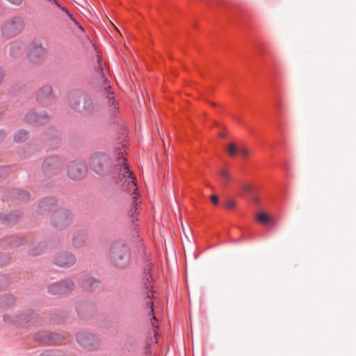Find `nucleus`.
<instances>
[{"instance_id":"1","label":"nucleus","mask_w":356,"mask_h":356,"mask_svg":"<svg viewBox=\"0 0 356 356\" xmlns=\"http://www.w3.org/2000/svg\"><path fill=\"white\" fill-rule=\"evenodd\" d=\"M124 144L120 143L118 148L119 151L115 154L116 164L113 165L111 156L102 152L93 153L90 158L89 164L91 170L100 176H106L113 172L115 175L117 182L123 181L126 189L132 192V203L127 211L131 222L134 224L138 220V209L140 207V195L138 193V186L135 174L131 170L127 158L124 156L122 149Z\"/></svg>"},{"instance_id":"2","label":"nucleus","mask_w":356,"mask_h":356,"mask_svg":"<svg viewBox=\"0 0 356 356\" xmlns=\"http://www.w3.org/2000/svg\"><path fill=\"white\" fill-rule=\"evenodd\" d=\"M109 257L113 266L118 268L127 267L131 259V250L129 245L124 241H113L109 249Z\"/></svg>"},{"instance_id":"3","label":"nucleus","mask_w":356,"mask_h":356,"mask_svg":"<svg viewBox=\"0 0 356 356\" xmlns=\"http://www.w3.org/2000/svg\"><path fill=\"white\" fill-rule=\"evenodd\" d=\"M70 107L84 115H90L95 108L92 98L81 89H73L68 96Z\"/></svg>"},{"instance_id":"4","label":"nucleus","mask_w":356,"mask_h":356,"mask_svg":"<svg viewBox=\"0 0 356 356\" xmlns=\"http://www.w3.org/2000/svg\"><path fill=\"white\" fill-rule=\"evenodd\" d=\"M39 316V313L32 309H29L15 313L12 316L5 314L3 316V319L7 324L18 328H24L34 325L38 321Z\"/></svg>"},{"instance_id":"5","label":"nucleus","mask_w":356,"mask_h":356,"mask_svg":"<svg viewBox=\"0 0 356 356\" xmlns=\"http://www.w3.org/2000/svg\"><path fill=\"white\" fill-rule=\"evenodd\" d=\"M65 337L55 332L42 330L33 334V339L42 346H56L60 344Z\"/></svg>"},{"instance_id":"6","label":"nucleus","mask_w":356,"mask_h":356,"mask_svg":"<svg viewBox=\"0 0 356 356\" xmlns=\"http://www.w3.org/2000/svg\"><path fill=\"white\" fill-rule=\"evenodd\" d=\"M72 219L71 212L68 209L60 208L53 213L51 223L55 229H63L70 223Z\"/></svg>"},{"instance_id":"7","label":"nucleus","mask_w":356,"mask_h":356,"mask_svg":"<svg viewBox=\"0 0 356 356\" xmlns=\"http://www.w3.org/2000/svg\"><path fill=\"white\" fill-rule=\"evenodd\" d=\"M77 343L83 348L94 350L97 348L101 343L99 337L89 332H79L76 334Z\"/></svg>"},{"instance_id":"8","label":"nucleus","mask_w":356,"mask_h":356,"mask_svg":"<svg viewBox=\"0 0 356 356\" xmlns=\"http://www.w3.org/2000/svg\"><path fill=\"white\" fill-rule=\"evenodd\" d=\"M24 26V22L22 17H14L3 26L1 33L4 38H11L19 34Z\"/></svg>"},{"instance_id":"9","label":"nucleus","mask_w":356,"mask_h":356,"mask_svg":"<svg viewBox=\"0 0 356 356\" xmlns=\"http://www.w3.org/2000/svg\"><path fill=\"white\" fill-rule=\"evenodd\" d=\"M63 163L57 156L47 157L42 165L44 175L47 177H51L58 175L62 169Z\"/></svg>"},{"instance_id":"10","label":"nucleus","mask_w":356,"mask_h":356,"mask_svg":"<svg viewBox=\"0 0 356 356\" xmlns=\"http://www.w3.org/2000/svg\"><path fill=\"white\" fill-rule=\"evenodd\" d=\"M87 170V165L84 161L74 160L67 165V175L72 180H80L86 176Z\"/></svg>"},{"instance_id":"11","label":"nucleus","mask_w":356,"mask_h":356,"mask_svg":"<svg viewBox=\"0 0 356 356\" xmlns=\"http://www.w3.org/2000/svg\"><path fill=\"white\" fill-rule=\"evenodd\" d=\"M74 287L75 284L72 280L65 279L50 284L47 290L52 295H65L72 291Z\"/></svg>"},{"instance_id":"12","label":"nucleus","mask_w":356,"mask_h":356,"mask_svg":"<svg viewBox=\"0 0 356 356\" xmlns=\"http://www.w3.org/2000/svg\"><path fill=\"white\" fill-rule=\"evenodd\" d=\"M76 310L79 318L88 319L95 314L97 307L92 300L83 299L77 302Z\"/></svg>"},{"instance_id":"13","label":"nucleus","mask_w":356,"mask_h":356,"mask_svg":"<svg viewBox=\"0 0 356 356\" xmlns=\"http://www.w3.org/2000/svg\"><path fill=\"white\" fill-rule=\"evenodd\" d=\"M47 51L38 40H33L29 47L27 56L30 62L36 63L39 62L46 54Z\"/></svg>"},{"instance_id":"14","label":"nucleus","mask_w":356,"mask_h":356,"mask_svg":"<svg viewBox=\"0 0 356 356\" xmlns=\"http://www.w3.org/2000/svg\"><path fill=\"white\" fill-rule=\"evenodd\" d=\"M42 140L44 142L50 149H56L58 147L61 140L60 132L57 129L51 127L42 135Z\"/></svg>"},{"instance_id":"15","label":"nucleus","mask_w":356,"mask_h":356,"mask_svg":"<svg viewBox=\"0 0 356 356\" xmlns=\"http://www.w3.org/2000/svg\"><path fill=\"white\" fill-rule=\"evenodd\" d=\"M101 58L99 56L97 57V66H95V70L97 73H98L101 79H102V88H103V92L104 95L106 96V99H108V102L111 100V97L114 96V92L112 90L111 86L110 84L109 81L108 80L107 77L106 76L105 74L103 72V66L101 63Z\"/></svg>"},{"instance_id":"16","label":"nucleus","mask_w":356,"mask_h":356,"mask_svg":"<svg viewBox=\"0 0 356 356\" xmlns=\"http://www.w3.org/2000/svg\"><path fill=\"white\" fill-rule=\"evenodd\" d=\"M76 257L70 252H60L54 258V264L62 268H70L76 262Z\"/></svg>"},{"instance_id":"17","label":"nucleus","mask_w":356,"mask_h":356,"mask_svg":"<svg viewBox=\"0 0 356 356\" xmlns=\"http://www.w3.org/2000/svg\"><path fill=\"white\" fill-rule=\"evenodd\" d=\"M28 243V240L22 236L11 235L0 239V248L11 249L22 246Z\"/></svg>"},{"instance_id":"18","label":"nucleus","mask_w":356,"mask_h":356,"mask_svg":"<svg viewBox=\"0 0 356 356\" xmlns=\"http://www.w3.org/2000/svg\"><path fill=\"white\" fill-rule=\"evenodd\" d=\"M49 120V116L46 112L36 113L34 111H29L24 116L26 122L39 126L47 123Z\"/></svg>"},{"instance_id":"19","label":"nucleus","mask_w":356,"mask_h":356,"mask_svg":"<svg viewBox=\"0 0 356 356\" xmlns=\"http://www.w3.org/2000/svg\"><path fill=\"white\" fill-rule=\"evenodd\" d=\"M58 200L54 197H47L40 201L38 206V213L40 215H47L56 211Z\"/></svg>"},{"instance_id":"20","label":"nucleus","mask_w":356,"mask_h":356,"mask_svg":"<svg viewBox=\"0 0 356 356\" xmlns=\"http://www.w3.org/2000/svg\"><path fill=\"white\" fill-rule=\"evenodd\" d=\"M24 213L21 210H15L9 213L0 212V225H15L23 217Z\"/></svg>"},{"instance_id":"21","label":"nucleus","mask_w":356,"mask_h":356,"mask_svg":"<svg viewBox=\"0 0 356 356\" xmlns=\"http://www.w3.org/2000/svg\"><path fill=\"white\" fill-rule=\"evenodd\" d=\"M55 99L54 96L52 94V88L50 86H46L42 88L37 95V101L42 106H46Z\"/></svg>"},{"instance_id":"22","label":"nucleus","mask_w":356,"mask_h":356,"mask_svg":"<svg viewBox=\"0 0 356 356\" xmlns=\"http://www.w3.org/2000/svg\"><path fill=\"white\" fill-rule=\"evenodd\" d=\"M8 197L12 200L27 202L30 199V193L27 191L19 188H12L7 191Z\"/></svg>"},{"instance_id":"23","label":"nucleus","mask_w":356,"mask_h":356,"mask_svg":"<svg viewBox=\"0 0 356 356\" xmlns=\"http://www.w3.org/2000/svg\"><path fill=\"white\" fill-rule=\"evenodd\" d=\"M226 149L227 154L231 157L238 155L242 158H246L248 155V151L245 147H238L234 143L229 144Z\"/></svg>"},{"instance_id":"24","label":"nucleus","mask_w":356,"mask_h":356,"mask_svg":"<svg viewBox=\"0 0 356 356\" xmlns=\"http://www.w3.org/2000/svg\"><path fill=\"white\" fill-rule=\"evenodd\" d=\"M99 284V280L89 276L88 275H85L81 281V287L88 291H92L95 289Z\"/></svg>"},{"instance_id":"25","label":"nucleus","mask_w":356,"mask_h":356,"mask_svg":"<svg viewBox=\"0 0 356 356\" xmlns=\"http://www.w3.org/2000/svg\"><path fill=\"white\" fill-rule=\"evenodd\" d=\"M153 286L151 284H148L147 282L144 283V290H145V296H144V304L146 308H148L149 310L154 308V302L152 298L153 296Z\"/></svg>"},{"instance_id":"26","label":"nucleus","mask_w":356,"mask_h":356,"mask_svg":"<svg viewBox=\"0 0 356 356\" xmlns=\"http://www.w3.org/2000/svg\"><path fill=\"white\" fill-rule=\"evenodd\" d=\"M25 49V45L23 42L19 40H15L10 43V55L13 58L19 57Z\"/></svg>"},{"instance_id":"27","label":"nucleus","mask_w":356,"mask_h":356,"mask_svg":"<svg viewBox=\"0 0 356 356\" xmlns=\"http://www.w3.org/2000/svg\"><path fill=\"white\" fill-rule=\"evenodd\" d=\"M17 298L13 293L0 295V309H6L13 306Z\"/></svg>"},{"instance_id":"28","label":"nucleus","mask_w":356,"mask_h":356,"mask_svg":"<svg viewBox=\"0 0 356 356\" xmlns=\"http://www.w3.org/2000/svg\"><path fill=\"white\" fill-rule=\"evenodd\" d=\"M88 238V235L86 231L79 230L76 231L74 236L72 238V245L74 248H78L82 247L86 239Z\"/></svg>"},{"instance_id":"29","label":"nucleus","mask_w":356,"mask_h":356,"mask_svg":"<svg viewBox=\"0 0 356 356\" xmlns=\"http://www.w3.org/2000/svg\"><path fill=\"white\" fill-rule=\"evenodd\" d=\"M67 315L65 313H54L49 318V323L54 325H59L66 322Z\"/></svg>"},{"instance_id":"30","label":"nucleus","mask_w":356,"mask_h":356,"mask_svg":"<svg viewBox=\"0 0 356 356\" xmlns=\"http://www.w3.org/2000/svg\"><path fill=\"white\" fill-rule=\"evenodd\" d=\"M154 266L152 262L149 259H147L146 264L143 268V279L144 283L147 282L148 284H151V282L153 280L152 275V268Z\"/></svg>"},{"instance_id":"31","label":"nucleus","mask_w":356,"mask_h":356,"mask_svg":"<svg viewBox=\"0 0 356 356\" xmlns=\"http://www.w3.org/2000/svg\"><path fill=\"white\" fill-rule=\"evenodd\" d=\"M111 99V100L108 102V105L109 107L111 117L112 119L115 120L117 118V114L120 110V107L118 105V101L115 99V96H112Z\"/></svg>"},{"instance_id":"32","label":"nucleus","mask_w":356,"mask_h":356,"mask_svg":"<svg viewBox=\"0 0 356 356\" xmlns=\"http://www.w3.org/2000/svg\"><path fill=\"white\" fill-rule=\"evenodd\" d=\"M46 244L43 242L31 247L28 253L30 256H38L42 254L46 248Z\"/></svg>"},{"instance_id":"33","label":"nucleus","mask_w":356,"mask_h":356,"mask_svg":"<svg viewBox=\"0 0 356 356\" xmlns=\"http://www.w3.org/2000/svg\"><path fill=\"white\" fill-rule=\"evenodd\" d=\"M257 220L265 225H270L273 224V218L267 213H260L256 217Z\"/></svg>"},{"instance_id":"34","label":"nucleus","mask_w":356,"mask_h":356,"mask_svg":"<svg viewBox=\"0 0 356 356\" xmlns=\"http://www.w3.org/2000/svg\"><path fill=\"white\" fill-rule=\"evenodd\" d=\"M38 356H67L65 352L60 349L45 350Z\"/></svg>"},{"instance_id":"35","label":"nucleus","mask_w":356,"mask_h":356,"mask_svg":"<svg viewBox=\"0 0 356 356\" xmlns=\"http://www.w3.org/2000/svg\"><path fill=\"white\" fill-rule=\"evenodd\" d=\"M12 283V278L9 275H0V291L8 287Z\"/></svg>"},{"instance_id":"36","label":"nucleus","mask_w":356,"mask_h":356,"mask_svg":"<svg viewBox=\"0 0 356 356\" xmlns=\"http://www.w3.org/2000/svg\"><path fill=\"white\" fill-rule=\"evenodd\" d=\"M28 131L24 129L19 130L14 135V140L17 143L24 142L27 139L28 137Z\"/></svg>"},{"instance_id":"37","label":"nucleus","mask_w":356,"mask_h":356,"mask_svg":"<svg viewBox=\"0 0 356 356\" xmlns=\"http://www.w3.org/2000/svg\"><path fill=\"white\" fill-rule=\"evenodd\" d=\"M11 254L7 252H0V266L8 264L11 260Z\"/></svg>"},{"instance_id":"38","label":"nucleus","mask_w":356,"mask_h":356,"mask_svg":"<svg viewBox=\"0 0 356 356\" xmlns=\"http://www.w3.org/2000/svg\"><path fill=\"white\" fill-rule=\"evenodd\" d=\"M11 172L10 165L0 166V179L6 177Z\"/></svg>"},{"instance_id":"39","label":"nucleus","mask_w":356,"mask_h":356,"mask_svg":"<svg viewBox=\"0 0 356 356\" xmlns=\"http://www.w3.org/2000/svg\"><path fill=\"white\" fill-rule=\"evenodd\" d=\"M141 356H152V343H146L143 348Z\"/></svg>"},{"instance_id":"40","label":"nucleus","mask_w":356,"mask_h":356,"mask_svg":"<svg viewBox=\"0 0 356 356\" xmlns=\"http://www.w3.org/2000/svg\"><path fill=\"white\" fill-rule=\"evenodd\" d=\"M147 316H149L150 323L152 324V327H154L153 322L158 321V318H156V316L155 315L154 309H152L149 310L147 312Z\"/></svg>"},{"instance_id":"41","label":"nucleus","mask_w":356,"mask_h":356,"mask_svg":"<svg viewBox=\"0 0 356 356\" xmlns=\"http://www.w3.org/2000/svg\"><path fill=\"white\" fill-rule=\"evenodd\" d=\"M221 177L226 181H229L231 179L229 172L226 169H222L220 172Z\"/></svg>"},{"instance_id":"42","label":"nucleus","mask_w":356,"mask_h":356,"mask_svg":"<svg viewBox=\"0 0 356 356\" xmlns=\"http://www.w3.org/2000/svg\"><path fill=\"white\" fill-rule=\"evenodd\" d=\"M225 206L228 209H232L236 206V202L234 200L227 199L225 203Z\"/></svg>"},{"instance_id":"43","label":"nucleus","mask_w":356,"mask_h":356,"mask_svg":"<svg viewBox=\"0 0 356 356\" xmlns=\"http://www.w3.org/2000/svg\"><path fill=\"white\" fill-rule=\"evenodd\" d=\"M61 10L65 13L69 17H72L73 15L71 12L67 9L65 6H63L59 1L58 5H56Z\"/></svg>"},{"instance_id":"44","label":"nucleus","mask_w":356,"mask_h":356,"mask_svg":"<svg viewBox=\"0 0 356 356\" xmlns=\"http://www.w3.org/2000/svg\"><path fill=\"white\" fill-rule=\"evenodd\" d=\"M70 19L74 23V24L81 31H84L83 26L79 23V22L72 15Z\"/></svg>"},{"instance_id":"45","label":"nucleus","mask_w":356,"mask_h":356,"mask_svg":"<svg viewBox=\"0 0 356 356\" xmlns=\"http://www.w3.org/2000/svg\"><path fill=\"white\" fill-rule=\"evenodd\" d=\"M212 203L215 205H218L219 204V200H218V197L216 195H212L210 197Z\"/></svg>"},{"instance_id":"46","label":"nucleus","mask_w":356,"mask_h":356,"mask_svg":"<svg viewBox=\"0 0 356 356\" xmlns=\"http://www.w3.org/2000/svg\"><path fill=\"white\" fill-rule=\"evenodd\" d=\"M273 106L275 107H278L280 105V100L277 95H275V97H273Z\"/></svg>"},{"instance_id":"47","label":"nucleus","mask_w":356,"mask_h":356,"mask_svg":"<svg viewBox=\"0 0 356 356\" xmlns=\"http://www.w3.org/2000/svg\"><path fill=\"white\" fill-rule=\"evenodd\" d=\"M60 244V239L55 237L54 241L50 244L51 248H56Z\"/></svg>"},{"instance_id":"48","label":"nucleus","mask_w":356,"mask_h":356,"mask_svg":"<svg viewBox=\"0 0 356 356\" xmlns=\"http://www.w3.org/2000/svg\"><path fill=\"white\" fill-rule=\"evenodd\" d=\"M7 133L4 129H0V142H1L6 136Z\"/></svg>"},{"instance_id":"49","label":"nucleus","mask_w":356,"mask_h":356,"mask_svg":"<svg viewBox=\"0 0 356 356\" xmlns=\"http://www.w3.org/2000/svg\"><path fill=\"white\" fill-rule=\"evenodd\" d=\"M10 3L15 5V6H19L22 4L23 0H7Z\"/></svg>"},{"instance_id":"50","label":"nucleus","mask_w":356,"mask_h":356,"mask_svg":"<svg viewBox=\"0 0 356 356\" xmlns=\"http://www.w3.org/2000/svg\"><path fill=\"white\" fill-rule=\"evenodd\" d=\"M4 76H5L4 70L2 68H0V83L2 82Z\"/></svg>"},{"instance_id":"51","label":"nucleus","mask_w":356,"mask_h":356,"mask_svg":"<svg viewBox=\"0 0 356 356\" xmlns=\"http://www.w3.org/2000/svg\"><path fill=\"white\" fill-rule=\"evenodd\" d=\"M19 155L22 157V158H26L28 156H29V155H26V152L25 151H20L19 152Z\"/></svg>"},{"instance_id":"52","label":"nucleus","mask_w":356,"mask_h":356,"mask_svg":"<svg viewBox=\"0 0 356 356\" xmlns=\"http://www.w3.org/2000/svg\"><path fill=\"white\" fill-rule=\"evenodd\" d=\"M257 49H258V51L261 53L263 51L264 47H263V46L261 44V45L258 44Z\"/></svg>"},{"instance_id":"53","label":"nucleus","mask_w":356,"mask_h":356,"mask_svg":"<svg viewBox=\"0 0 356 356\" xmlns=\"http://www.w3.org/2000/svg\"><path fill=\"white\" fill-rule=\"evenodd\" d=\"M3 115H4V113L3 111H0V119H1Z\"/></svg>"},{"instance_id":"54","label":"nucleus","mask_w":356,"mask_h":356,"mask_svg":"<svg viewBox=\"0 0 356 356\" xmlns=\"http://www.w3.org/2000/svg\"><path fill=\"white\" fill-rule=\"evenodd\" d=\"M120 129H124V125H121V126H120Z\"/></svg>"}]
</instances>
